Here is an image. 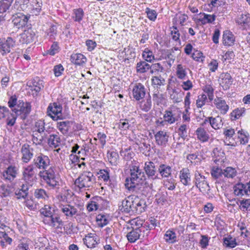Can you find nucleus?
<instances>
[{"mask_svg": "<svg viewBox=\"0 0 250 250\" xmlns=\"http://www.w3.org/2000/svg\"><path fill=\"white\" fill-rule=\"evenodd\" d=\"M40 175L50 188H60L61 178L55 167H50L46 170L40 171Z\"/></svg>", "mask_w": 250, "mask_h": 250, "instance_id": "1", "label": "nucleus"}, {"mask_svg": "<svg viewBox=\"0 0 250 250\" xmlns=\"http://www.w3.org/2000/svg\"><path fill=\"white\" fill-rule=\"evenodd\" d=\"M147 181L146 176L138 166H133L130 168V177L126 178L125 186L142 183Z\"/></svg>", "mask_w": 250, "mask_h": 250, "instance_id": "2", "label": "nucleus"}, {"mask_svg": "<svg viewBox=\"0 0 250 250\" xmlns=\"http://www.w3.org/2000/svg\"><path fill=\"white\" fill-rule=\"evenodd\" d=\"M152 184L148 181H144L142 183L131 185L126 186L125 188L129 191L134 192L139 197L141 196L146 197L150 191Z\"/></svg>", "mask_w": 250, "mask_h": 250, "instance_id": "3", "label": "nucleus"}, {"mask_svg": "<svg viewBox=\"0 0 250 250\" xmlns=\"http://www.w3.org/2000/svg\"><path fill=\"white\" fill-rule=\"evenodd\" d=\"M31 111V105L30 102L24 103L23 100H19L16 107L12 109V112L18 115H21V118L25 119Z\"/></svg>", "mask_w": 250, "mask_h": 250, "instance_id": "4", "label": "nucleus"}, {"mask_svg": "<svg viewBox=\"0 0 250 250\" xmlns=\"http://www.w3.org/2000/svg\"><path fill=\"white\" fill-rule=\"evenodd\" d=\"M93 177L92 173L90 172H84L75 180V184L80 188L89 187Z\"/></svg>", "mask_w": 250, "mask_h": 250, "instance_id": "5", "label": "nucleus"}, {"mask_svg": "<svg viewBox=\"0 0 250 250\" xmlns=\"http://www.w3.org/2000/svg\"><path fill=\"white\" fill-rule=\"evenodd\" d=\"M37 169L30 165L23 168L22 180L28 184H32L36 179Z\"/></svg>", "mask_w": 250, "mask_h": 250, "instance_id": "6", "label": "nucleus"}, {"mask_svg": "<svg viewBox=\"0 0 250 250\" xmlns=\"http://www.w3.org/2000/svg\"><path fill=\"white\" fill-rule=\"evenodd\" d=\"M181 113V111L178 109L167 110L163 116L164 122L168 124H172L180 119Z\"/></svg>", "mask_w": 250, "mask_h": 250, "instance_id": "7", "label": "nucleus"}, {"mask_svg": "<svg viewBox=\"0 0 250 250\" xmlns=\"http://www.w3.org/2000/svg\"><path fill=\"white\" fill-rule=\"evenodd\" d=\"M62 106L60 104L54 103L53 105L50 104L47 107L48 115L53 120H62L63 119L61 114Z\"/></svg>", "mask_w": 250, "mask_h": 250, "instance_id": "8", "label": "nucleus"}, {"mask_svg": "<svg viewBox=\"0 0 250 250\" xmlns=\"http://www.w3.org/2000/svg\"><path fill=\"white\" fill-rule=\"evenodd\" d=\"M50 164V160L49 158L42 154H40L39 155L36 156L34 158L33 164H31L33 166L39 169H46L49 166Z\"/></svg>", "mask_w": 250, "mask_h": 250, "instance_id": "9", "label": "nucleus"}, {"mask_svg": "<svg viewBox=\"0 0 250 250\" xmlns=\"http://www.w3.org/2000/svg\"><path fill=\"white\" fill-rule=\"evenodd\" d=\"M144 170L147 177V180L151 179L154 180L158 178V174H157V168L155 167L153 162L149 161L146 162L145 164Z\"/></svg>", "mask_w": 250, "mask_h": 250, "instance_id": "10", "label": "nucleus"}, {"mask_svg": "<svg viewBox=\"0 0 250 250\" xmlns=\"http://www.w3.org/2000/svg\"><path fill=\"white\" fill-rule=\"evenodd\" d=\"M146 94V89L144 85L141 83L135 84L132 89L133 97L136 101H140L145 97Z\"/></svg>", "mask_w": 250, "mask_h": 250, "instance_id": "11", "label": "nucleus"}, {"mask_svg": "<svg viewBox=\"0 0 250 250\" xmlns=\"http://www.w3.org/2000/svg\"><path fill=\"white\" fill-rule=\"evenodd\" d=\"M15 45V41L11 37L0 42V53L4 55L10 52V49Z\"/></svg>", "mask_w": 250, "mask_h": 250, "instance_id": "12", "label": "nucleus"}, {"mask_svg": "<svg viewBox=\"0 0 250 250\" xmlns=\"http://www.w3.org/2000/svg\"><path fill=\"white\" fill-rule=\"evenodd\" d=\"M154 137L157 145L166 147L167 144L169 136L165 131L160 130L155 134Z\"/></svg>", "mask_w": 250, "mask_h": 250, "instance_id": "13", "label": "nucleus"}, {"mask_svg": "<svg viewBox=\"0 0 250 250\" xmlns=\"http://www.w3.org/2000/svg\"><path fill=\"white\" fill-rule=\"evenodd\" d=\"M20 36L19 41L22 44H28L34 41L35 33L31 29H28L25 30Z\"/></svg>", "mask_w": 250, "mask_h": 250, "instance_id": "14", "label": "nucleus"}, {"mask_svg": "<svg viewBox=\"0 0 250 250\" xmlns=\"http://www.w3.org/2000/svg\"><path fill=\"white\" fill-rule=\"evenodd\" d=\"M33 148L27 144L22 146L21 153L22 154L21 160L23 162L27 163L33 156Z\"/></svg>", "mask_w": 250, "mask_h": 250, "instance_id": "15", "label": "nucleus"}, {"mask_svg": "<svg viewBox=\"0 0 250 250\" xmlns=\"http://www.w3.org/2000/svg\"><path fill=\"white\" fill-rule=\"evenodd\" d=\"M195 186L198 188L200 191L203 192L206 191L207 188H209L206 178L203 175H201L200 173H196L195 174Z\"/></svg>", "mask_w": 250, "mask_h": 250, "instance_id": "16", "label": "nucleus"}, {"mask_svg": "<svg viewBox=\"0 0 250 250\" xmlns=\"http://www.w3.org/2000/svg\"><path fill=\"white\" fill-rule=\"evenodd\" d=\"M30 16V15H25L20 13L19 15L15 16L12 21L18 28H22L27 24Z\"/></svg>", "mask_w": 250, "mask_h": 250, "instance_id": "17", "label": "nucleus"}, {"mask_svg": "<svg viewBox=\"0 0 250 250\" xmlns=\"http://www.w3.org/2000/svg\"><path fill=\"white\" fill-rule=\"evenodd\" d=\"M213 103L221 114L225 115L227 113L229 109V106L227 104L225 100L221 97H216L214 100Z\"/></svg>", "mask_w": 250, "mask_h": 250, "instance_id": "18", "label": "nucleus"}, {"mask_svg": "<svg viewBox=\"0 0 250 250\" xmlns=\"http://www.w3.org/2000/svg\"><path fill=\"white\" fill-rule=\"evenodd\" d=\"M29 5V0H15L12 5L11 10L14 11H25Z\"/></svg>", "mask_w": 250, "mask_h": 250, "instance_id": "19", "label": "nucleus"}, {"mask_svg": "<svg viewBox=\"0 0 250 250\" xmlns=\"http://www.w3.org/2000/svg\"><path fill=\"white\" fill-rule=\"evenodd\" d=\"M143 230H142L143 231ZM141 229H139L138 227L136 226V228L132 227L130 231H129L126 237L127 238L128 241L130 243H134L137 240L140 238L142 236L141 233Z\"/></svg>", "mask_w": 250, "mask_h": 250, "instance_id": "20", "label": "nucleus"}, {"mask_svg": "<svg viewBox=\"0 0 250 250\" xmlns=\"http://www.w3.org/2000/svg\"><path fill=\"white\" fill-rule=\"evenodd\" d=\"M220 84L224 90L229 88L233 83V79L229 73H222L220 76Z\"/></svg>", "mask_w": 250, "mask_h": 250, "instance_id": "21", "label": "nucleus"}, {"mask_svg": "<svg viewBox=\"0 0 250 250\" xmlns=\"http://www.w3.org/2000/svg\"><path fill=\"white\" fill-rule=\"evenodd\" d=\"M236 22L240 25L243 29H248L250 28V14L244 13L240 15L236 20Z\"/></svg>", "mask_w": 250, "mask_h": 250, "instance_id": "22", "label": "nucleus"}, {"mask_svg": "<svg viewBox=\"0 0 250 250\" xmlns=\"http://www.w3.org/2000/svg\"><path fill=\"white\" fill-rule=\"evenodd\" d=\"M133 199H134V204L136 206V214H140L144 212L146 207L145 200L140 198L138 196L135 195H133Z\"/></svg>", "mask_w": 250, "mask_h": 250, "instance_id": "23", "label": "nucleus"}, {"mask_svg": "<svg viewBox=\"0 0 250 250\" xmlns=\"http://www.w3.org/2000/svg\"><path fill=\"white\" fill-rule=\"evenodd\" d=\"M18 168L15 166H9L3 172V177L9 181H12L16 177Z\"/></svg>", "mask_w": 250, "mask_h": 250, "instance_id": "24", "label": "nucleus"}, {"mask_svg": "<svg viewBox=\"0 0 250 250\" xmlns=\"http://www.w3.org/2000/svg\"><path fill=\"white\" fill-rule=\"evenodd\" d=\"M179 178L184 186H188L191 181V175L188 168H184L180 171Z\"/></svg>", "mask_w": 250, "mask_h": 250, "instance_id": "25", "label": "nucleus"}, {"mask_svg": "<svg viewBox=\"0 0 250 250\" xmlns=\"http://www.w3.org/2000/svg\"><path fill=\"white\" fill-rule=\"evenodd\" d=\"M158 171L163 178H168L172 174L171 167L166 164H161L158 167Z\"/></svg>", "mask_w": 250, "mask_h": 250, "instance_id": "26", "label": "nucleus"}, {"mask_svg": "<svg viewBox=\"0 0 250 250\" xmlns=\"http://www.w3.org/2000/svg\"><path fill=\"white\" fill-rule=\"evenodd\" d=\"M235 41V37L230 31H224L223 35V43L225 46H232Z\"/></svg>", "mask_w": 250, "mask_h": 250, "instance_id": "27", "label": "nucleus"}, {"mask_svg": "<svg viewBox=\"0 0 250 250\" xmlns=\"http://www.w3.org/2000/svg\"><path fill=\"white\" fill-rule=\"evenodd\" d=\"M42 83L43 81L40 80L38 77L34 79L29 83L31 90L35 91L36 95H37V94L43 88Z\"/></svg>", "mask_w": 250, "mask_h": 250, "instance_id": "28", "label": "nucleus"}, {"mask_svg": "<svg viewBox=\"0 0 250 250\" xmlns=\"http://www.w3.org/2000/svg\"><path fill=\"white\" fill-rule=\"evenodd\" d=\"M71 61L76 65H82L86 62L87 59L82 54L76 53L71 55Z\"/></svg>", "mask_w": 250, "mask_h": 250, "instance_id": "29", "label": "nucleus"}, {"mask_svg": "<svg viewBox=\"0 0 250 250\" xmlns=\"http://www.w3.org/2000/svg\"><path fill=\"white\" fill-rule=\"evenodd\" d=\"M71 124L69 121H60L57 122V127L62 134L67 135Z\"/></svg>", "mask_w": 250, "mask_h": 250, "instance_id": "30", "label": "nucleus"}, {"mask_svg": "<svg viewBox=\"0 0 250 250\" xmlns=\"http://www.w3.org/2000/svg\"><path fill=\"white\" fill-rule=\"evenodd\" d=\"M61 211L67 217H72L77 214V209L70 205H66L61 207Z\"/></svg>", "mask_w": 250, "mask_h": 250, "instance_id": "31", "label": "nucleus"}, {"mask_svg": "<svg viewBox=\"0 0 250 250\" xmlns=\"http://www.w3.org/2000/svg\"><path fill=\"white\" fill-rule=\"evenodd\" d=\"M47 144L50 147L56 148L61 144V139L57 134L50 135L47 139Z\"/></svg>", "mask_w": 250, "mask_h": 250, "instance_id": "32", "label": "nucleus"}, {"mask_svg": "<svg viewBox=\"0 0 250 250\" xmlns=\"http://www.w3.org/2000/svg\"><path fill=\"white\" fill-rule=\"evenodd\" d=\"M28 186L27 185L23 184L21 188L18 189L15 191V195L17 199H25L28 194Z\"/></svg>", "mask_w": 250, "mask_h": 250, "instance_id": "33", "label": "nucleus"}, {"mask_svg": "<svg viewBox=\"0 0 250 250\" xmlns=\"http://www.w3.org/2000/svg\"><path fill=\"white\" fill-rule=\"evenodd\" d=\"M234 193L237 196H243L245 194L248 195L245 184L238 183L233 187Z\"/></svg>", "mask_w": 250, "mask_h": 250, "instance_id": "34", "label": "nucleus"}, {"mask_svg": "<svg viewBox=\"0 0 250 250\" xmlns=\"http://www.w3.org/2000/svg\"><path fill=\"white\" fill-rule=\"evenodd\" d=\"M209 122V125L215 129H218L221 128L223 125L222 119L219 116H217L214 118L210 117V120Z\"/></svg>", "mask_w": 250, "mask_h": 250, "instance_id": "35", "label": "nucleus"}, {"mask_svg": "<svg viewBox=\"0 0 250 250\" xmlns=\"http://www.w3.org/2000/svg\"><path fill=\"white\" fill-rule=\"evenodd\" d=\"M200 19L199 21L202 24H206L208 23H212L215 20V16L214 15H209L204 13H200L199 14Z\"/></svg>", "mask_w": 250, "mask_h": 250, "instance_id": "36", "label": "nucleus"}, {"mask_svg": "<svg viewBox=\"0 0 250 250\" xmlns=\"http://www.w3.org/2000/svg\"><path fill=\"white\" fill-rule=\"evenodd\" d=\"M132 199H133V195H130L127 197V198L123 200L122 202V208L120 209L122 211L127 213L130 212V209Z\"/></svg>", "mask_w": 250, "mask_h": 250, "instance_id": "37", "label": "nucleus"}, {"mask_svg": "<svg viewBox=\"0 0 250 250\" xmlns=\"http://www.w3.org/2000/svg\"><path fill=\"white\" fill-rule=\"evenodd\" d=\"M4 227L0 226V242L1 245L3 247L5 246L4 243H7L10 244L12 242V239L9 237L4 230Z\"/></svg>", "mask_w": 250, "mask_h": 250, "instance_id": "38", "label": "nucleus"}, {"mask_svg": "<svg viewBox=\"0 0 250 250\" xmlns=\"http://www.w3.org/2000/svg\"><path fill=\"white\" fill-rule=\"evenodd\" d=\"M166 81L160 75L154 76L151 78L152 85L157 89L160 88L161 85L165 84Z\"/></svg>", "mask_w": 250, "mask_h": 250, "instance_id": "39", "label": "nucleus"}, {"mask_svg": "<svg viewBox=\"0 0 250 250\" xmlns=\"http://www.w3.org/2000/svg\"><path fill=\"white\" fill-rule=\"evenodd\" d=\"M40 212L44 217L50 218L54 214L55 209L50 206L46 205L40 209Z\"/></svg>", "mask_w": 250, "mask_h": 250, "instance_id": "40", "label": "nucleus"}, {"mask_svg": "<svg viewBox=\"0 0 250 250\" xmlns=\"http://www.w3.org/2000/svg\"><path fill=\"white\" fill-rule=\"evenodd\" d=\"M150 66L146 61H140L136 64V71L140 73H144L150 69Z\"/></svg>", "mask_w": 250, "mask_h": 250, "instance_id": "41", "label": "nucleus"}, {"mask_svg": "<svg viewBox=\"0 0 250 250\" xmlns=\"http://www.w3.org/2000/svg\"><path fill=\"white\" fill-rule=\"evenodd\" d=\"M107 158L109 163L112 166H116L119 160V154L115 151H108L107 152Z\"/></svg>", "mask_w": 250, "mask_h": 250, "instance_id": "42", "label": "nucleus"}, {"mask_svg": "<svg viewBox=\"0 0 250 250\" xmlns=\"http://www.w3.org/2000/svg\"><path fill=\"white\" fill-rule=\"evenodd\" d=\"M245 112V108H237L234 109L230 113V118L232 121H234L239 119L241 116H243Z\"/></svg>", "mask_w": 250, "mask_h": 250, "instance_id": "43", "label": "nucleus"}, {"mask_svg": "<svg viewBox=\"0 0 250 250\" xmlns=\"http://www.w3.org/2000/svg\"><path fill=\"white\" fill-rule=\"evenodd\" d=\"M101 197L97 196L93 198L89 203L87 206V209L89 211H93L94 210H97L99 208V205L97 202L102 200Z\"/></svg>", "mask_w": 250, "mask_h": 250, "instance_id": "44", "label": "nucleus"}, {"mask_svg": "<svg viewBox=\"0 0 250 250\" xmlns=\"http://www.w3.org/2000/svg\"><path fill=\"white\" fill-rule=\"evenodd\" d=\"M150 72L155 76L159 75L160 72H163L164 68L160 63H153L150 66Z\"/></svg>", "mask_w": 250, "mask_h": 250, "instance_id": "45", "label": "nucleus"}, {"mask_svg": "<svg viewBox=\"0 0 250 250\" xmlns=\"http://www.w3.org/2000/svg\"><path fill=\"white\" fill-rule=\"evenodd\" d=\"M176 73L177 77L179 79L182 80L185 79L187 75L186 66L181 64H178L176 68Z\"/></svg>", "mask_w": 250, "mask_h": 250, "instance_id": "46", "label": "nucleus"}, {"mask_svg": "<svg viewBox=\"0 0 250 250\" xmlns=\"http://www.w3.org/2000/svg\"><path fill=\"white\" fill-rule=\"evenodd\" d=\"M196 132L198 139L201 141L205 142L208 140V135L203 128L199 127L197 128Z\"/></svg>", "mask_w": 250, "mask_h": 250, "instance_id": "47", "label": "nucleus"}, {"mask_svg": "<svg viewBox=\"0 0 250 250\" xmlns=\"http://www.w3.org/2000/svg\"><path fill=\"white\" fill-rule=\"evenodd\" d=\"M236 174L235 168L230 167H227L223 170V175L228 178H233L236 176Z\"/></svg>", "mask_w": 250, "mask_h": 250, "instance_id": "48", "label": "nucleus"}, {"mask_svg": "<svg viewBox=\"0 0 250 250\" xmlns=\"http://www.w3.org/2000/svg\"><path fill=\"white\" fill-rule=\"evenodd\" d=\"M83 16L84 12L82 8L74 9L72 18L75 21L80 23L82 21Z\"/></svg>", "mask_w": 250, "mask_h": 250, "instance_id": "49", "label": "nucleus"}, {"mask_svg": "<svg viewBox=\"0 0 250 250\" xmlns=\"http://www.w3.org/2000/svg\"><path fill=\"white\" fill-rule=\"evenodd\" d=\"M84 244L89 248H92L95 247V245L98 244L94 237L91 236H86L83 239Z\"/></svg>", "mask_w": 250, "mask_h": 250, "instance_id": "50", "label": "nucleus"}, {"mask_svg": "<svg viewBox=\"0 0 250 250\" xmlns=\"http://www.w3.org/2000/svg\"><path fill=\"white\" fill-rule=\"evenodd\" d=\"M164 238L167 242L173 243L176 241V235L173 231L168 230L164 235Z\"/></svg>", "mask_w": 250, "mask_h": 250, "instance_id": "51", "label": "nucleus"}, {"mask_svg": "<svg viewBox=\"0 0 250 250\" xmlns=\"http://www.w3.org/2000/svg\"><path fill=\"white\" fill-rule=\"evenodd\" d=\"M44 221H46V223L49 225L52 224L54 227L55 226L56 223H58L59 226L62 225L63 224L60 217L58 215H55L54 214L48 220L45 219Z\"/></svg>", "mask_w": 250, "mask_h": 250, "instance_id": "52", "label": "nucleus"}, {"mask_svg": "<svg viewBox=\"0 0 250 250\" xmlns=\"http://www.w3.org/2000/svg\"><path fill=\"white\" fill-rule=\"evenodd\" d=\"M224 245L226 247L230 248H234L237 245V243L235 238L228 236L223 238Z\"/></svg>", "mask_w": 250, "mask_h": 250, "instance_id": "53", "label": "nucleus"}, {"mask_svg": "<svg viewBox=\"0 0 250 250\" xmlns=\"http://www.w3.org/2000/svg\"><path fill=\"white\" fill-rule=\"evenodd\" d=\"M110 170L108 168H106L105 169H100L98 172V174H99V177L103 179L104 182H110L109 179L110 178V174H109Z\"/></svg>", "mask_w": 250, "mask_h": 250, "instance_id": "54", "label": "nucleus"}, {"mask_svg": "<svg viewBox=\"0 0 250 250\" xmlns=\"http://www.w3.org/2000/svg\"><path fill=\"white\" fill-rule=\"evenodd\" d=\"M11 5L9 3L3 0H0V14H4L6 13H10Z\"/></svg>", "mask_w": 250, "mask_h": 250, "instance_id": "55", "label": "nucleus"}, {"mask_svg": "<svg viewBox=\"0 0 250 250\" xmlns=\"http://www.w3.org/2000/svg\"><path fill=\"white\" fill-rule=\"evenodd\" d=\"M118 125V128L122 130H126L131 127V124L127 119H121Z\"/></svg>", "mask_w": 250, "mask_h": 250, "instance_id": "56", "label": "nucleus"}, {"mask_svg": "<svg viewBox=\"0 0 250 250\" xmlns=\"http://www.w3.org/2000/svg\"><path fill=\"white\" fill-rule=\"evenodd\" d=\"M34 196L39 199H45L46 198H48L46 191L42 188L36 189L34 192Z\"/></svg>", "mask_w": 250, "mask_h": 250, "instance_id": "57", "label": "nucleus"}, {"mask_svg": "<svg viewBox=\"0 0 250 250\" xmlns=\"http://www.w3.org/2000/svg\"><path fill=\"white\" fill-rule=\"evenodd\" d=\"M210 173L212 177L217 179L223 175V170L218 167H213L211 170Z\"/></svg>", "mask_w": 250, "mask_h": 250, "instance_id": "58", "label": "nucleus"}, {"mask_svg": "<svg viewBox=\"0 0 250 250\" xmlns=\"http://www.w3.org/2000/svg\"><path fill=\"white\" fill-rule=\"evenodd\" d=\"M239 207L243 211H250V198L241 200Z\"/></svg>", "mask_w": 250, "mask_h": 250, "instance_id": "59", "label": "nucleus"}, {"mask_svg": "<svg viewBox=\"0 0 250 250\" xmlns=\"http://www.w3.org/2000/svg\"><path fill=\"white\" fill-rule=\"evenodd\" d=\"M142 56L146 61L151 62L154 60V56L151 51H150L147 48L145 49L142 54Z\"/></svg>", "mask_w": 250, "mask_h": 250, "instance_id": "60", "label": "nucleus"}, {"mask_svg": "<svg viewBox=\"0 0 250 250\" xmlns=\"http://www.w3.org/2000/svg\"><path fill=\"white\" fill-rule=\"evenodd\" d=\"M152 103L149 96L141 106V109L145 112H148L151 108Z\"/></svg>", "mask_w": 250, "mask_h": 250, "instance_id": "61", "label": "nucleus"}, {"mask_svg": "<svg viewBox=\"0 0 250 250\" xmlns=\"http://www.w3.org/2000/svg\"><path fill=\"white\" fill-rule=\"evenodd\" d=\"M60 50V47L58 42H54L51 45L50 48L47 51V54L51 56L55 55L56 53H58Z\"/></svg>", "mask_w": 250, "mask_h": 250, "instance_id": "62", "label": "nucleus"}, {"mask_svg": "<svg viewBox=\"0 0 250 250\" xmlns=\"http://www.w3.org/2000/svg\"><path fill=\"white\" fill-rule=\"evenodd\" d=\"M178 133L180 137L185 140L188 137L187 125H182L178 128Z\"/></svg>", "mask_w": 250, "mask_h": 250, "instance_id": "63", "label": "nucleus"}, {"mask_svg": "<svg viewBox=\"0 0 250 250\" xmlns=\"http://www.w3.org/2000/svg\"><path fill=\"white\" fill-rule=\"evenodd\" d=\"M207 100V95L205 94H201L199 95L196 100V105L198 108H202L205 105Z\"/></svg>", "mask_w": 250, "mask_h": 250, "instance_id": "64", "label": "nucleus"}]
</instances>
